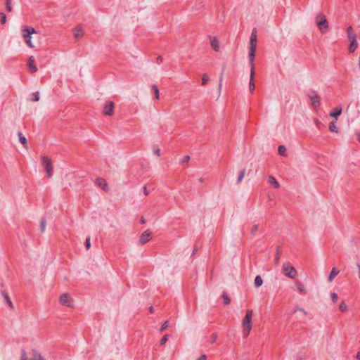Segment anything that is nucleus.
Masks as SVG:
<instances>
[{
  "label": "nucleus",
  "mask_w": 360,
  "mask_h": 360,
  "mask_svg": "<svg viewBox=\"0 0 360 360\" xmlns=\"http://www.w3.org/2000/svg\"><path fill=\"white\" fill-rule=\"evenodd\" d=\"M340 273V271L335 268V267H333L330 271V274L328 276V281L329 282H331L333 281V280L335 278V276H337L338 275V274Z\"/></svg>",
  "instance_id": "20"
},
{
  "label": "nucleus",
  "mask_w": 360,
  "mask_h": 360,
  "mask_svg": "<svg viewBox=\"0 0 360 360\" xmlns=\"http://www.w3.org/2000/svg\"><path fill=\"white\" fill-rule=\"evenodd\" d=\"M114 108H115V105H114L113 102H112V101L107 102L103 107V114L105 115L112 116L113 114Z\"/></svg>",
  "instance_id": "10"
},
{
  "label": "nucleus",
  "mask_w": 360,
  "mask_h": 360,
  "mask_svg": "<svg viewBox=\"0 0 360 360\" xmlns=\"http://www.w3.org/2000/svg\"><path fill=\"white\" fill-rule=\"evenodd\" d=\"M152 89L153 90L155 98L156 99H159V98H160V93H159V89H158V86L155 84H153L152 86Z\"/></svg>",
  "instance_id": "28"
},
{
  "label": "nucleus",
  "mask_w": 360,
  "mask_h": 360,
  "mask_svg": "<svg viewBox=\"0 0 360 360\" xmlns=\"http://www.w3.org/2000/svg\"><path fill=\"white\" fill-rule=\"evenodd\" d=\"M267 182H268L269 184L274 186V188H278L280 187L279 183L272 176H268Z\"/></svg>",
  "instance_id": "19"
},
{
  "label": "nucleus",
  "mask_w": 360,
  "mask_h": 360,
  "mask_svg": "<svg viewBox=\"0 0 360 360\" xmlns=\"http://www.w3.org/2000/svg\"><path fill=\"white\" fill-rule=\"evenodd\" d=\"M197 251H198V248H195L193 250V255H195V254L197 252Z\"/></svg>",
  "instance_id": "55"
},
{
  "label": "nucleus",
  "mask_w": 360,
  "mask_h": 360,
  "mask_svg": "<svg viewBox=\"0 0 360 360\" xmlns=\"http://www.w3.org/2000/svg\"><path fill=\"white\" fill-rule=\"evenodd\" d=\"M12 0H6V3H11Z\"/></svg>",
  "instance_id": "58"
},
{
  "label": "nucleus",
  "mask_w": 360,
  "mask_h": 360,
  "mask_svg": "<svg viewBox=\"0 0 360 360\" xmlns=\"http://www.w3.org/2000/svg\"><path fill=\"white\" fill-rule=\"evenodd\" d=\"M152 233L149 230L145 231L140 236L139 241L142 244H145L148 242L151 238Z\"/></svg>",
  "instance_id": "11"
},
{
  "label": "nucleus",
  "mask_w": 360,
  "mask_h": 360,
  "mask_svg": "<svg viewBox=\"0 0 360 360\" xmlns=\"http://www.w3.org/2000/svg\"><path fill=\"white\" fill-rule=\"evenodd\" d=\"M6 22V15L4 13H0V22L1 24H5Z\"/></svg>",
  "instance_id": "31"
},
{
  "label": "nucleus",
  "mask_w": 360,
  "mask_h": 360,
  "mask_svg": "<svg viewBox=\"0 0 360 360\" xmlns=\"http://www.w3.org/2000/svg\"><path fill=\"white\" fill-rule=\"evenodd\" d=\"M316 125H319L320 124V122L318 120H316Z\"/></svg>",
  "instance_id": "59"
},
{
  "label": "nucleus",
  "mask_w": 360,
  "mask_h": 360,
  "mask_svg": "<svg viewBox=\"0 0 360 360\" xmlns=\"http://www.w3.org/2000/svg\"><path fill=\"white\" fill-rule=\"evenodd\" d=\"M210 44H211L212 48L214 51H219V40L217 39V37H210Z\"/></svg>",
  "instance_id": "14"
},
{
  "label": "nucleus",
  "mask_w": 360,
  "mask_h": 360,
  "mask_svg": "<svg viewBox=\"0 0 360 360\" xmlns=\"http://www.w3.org/2000/svg\"><path fill=\"white\" fill-rule=\"evenodd\" d=\"M199 181H200V183H202V182L204 181V179H203V178H200V179H199Z\"/></svg>",
  "instance_id": "56"
},
{
  "label": "nucleus",
  "mask_w": 360,
  "mask_h": 360,
  "mask_svg": "<svg viewBox=\"0 0 360 360\" xmlns=\"http://www.w3.org/2000/svg\"><path fill=\"white\" fill-rule=\"evenodd\" d=\"M190 160V156L188 155H186L184 159L181 160V163L184 164V163H187Z\"/></svg>",
  "instance_id": "44"
},
{
  "label": "nucleus",
  "mask_w": 360,
  "mask_h": 360,
  "mask_svg": "<svg viewBox=\"0 0 360 360\" xmlns=\"http://www.w3.org/2000/svg\"><path fill=\"white\" fill-rule=\"evenodd\" d=\"M296 285H297V291L299 292L300 294L306 295L307 293V291L306 288L304 284H302V283H300L299 281H297Z\"/></svg>",
  "instance_id": "17"
},
{
  "label": "nucleus",
  "mask_w": 360,
  "mask_h": 360,
  "mask_svg": "<svg viewBox=\"0 0 360 360\" xmlns=\"http://www.w3.org/2000/svg\"><path fill=\"white\" fill-rule=\"evenodd\" d=\"M252 316H253L252 310H248L246 311V314H245V317L243 318V319L242 321L241 327H242L243 335L244 338H247L249 335V334L252 330V324L251 320H252Z\"/></svg>",
  "instance_id": "2"
},
{
  "label": "nucleus",
  "mask_w": 360,
  "mask_h": 360,
  "mask_svg": "<svg viewBox=\"0 0 360 360\" xmlns=\"http://www.w3.org/2000/svg\"><path fill=\"white\" fill-rule=\"evenodd\" d=\"M32 101H38L39 100V94L38 92H35L32 94V98L31 99Z\"/></svg>",
  "instance_id": "36"
},
{
  "label": "nucleus",
  "mask_w": 360,
  "mask_h": 360,
  "mask_svg": "<svg viewBox=\"0 0 360 360\" xmlns=\"http://www.w3.org/2000/svg\"><path fill=\"white\" fill-rule=\"evenodd\" d=\"M168 337H169V335H165L162 338V339L160 340V344L161 345H165V344L167 342V340H168Z\"/></svg>",
  "instance_id": "38"
},
{
  "label": "nucleus",
  "mask_w": 360,
  "mask_h": 360,
  "mask_svg": "<svg viewBox=\"0 0 360 360\" xmlns=\"http://www.w3.org/2000/svg\"><path fill=\"white\" fill-rule=\"evenodd\" d=\"M18 138H19V141L24 146H26L27 145V139L26 138L23 136V134L21 133V132H18Z\"/></svg>",
  "instance_id": "23"
},
{
  "label": "nucleus",
  "mask_w": 360,
  "mask_h": 360,
  "mask_svg": "<svg viewBox=\"0 0 360 360\" xmlns=\"http://www.w3.org/2000/svg\"><path fill=\"white\" fill-rule=\"evenodd\" d=\"M153 153L158 156L160 155V148H154Z\"/></svg>",
  "instance_id": "47"
},
{
  "label": "nucleus",
  "mask_w": 360,
  "mask_h": 360,
  "mask_svg": "<svg viewBox=\"0 0 360 360\" xmlns=\"http://www.w3.org/2000/svg\"><path fill=\"white\" fill-rule=\"evenodd\" d=\"M281 251L278 250L275 257V262L278 264L280 259Z\"/></svg>",
  "instance_id": "42"
},
{
  "label": "nucleus",
  "mask_w": 360,
  "mask_h": 360,
  "mask_svg": "<svg viewBox=\"0 0 360 360\" xmlns=\"http://www.w3.org/2000/svg\"><path fill=\"white\" fill-rule=\"evenodd\" d=\"M329 129L330 131L332 132H335V133H338V127L335 124V121H333L330 123L329 124Z\"/></svg>",
  "instance_id": "24"
},
{
  "label": "nucleus",
  "mask_w": 360,
  "mask_h": 360,
  "mask_svg": "<svg viewBox=\"0 0 360 360\" xmlns=\"http://www.w3.org/2000/svg\"><path fill=\"white\" fill-rule=\"evenodd\" d=\"M331 300L333 302H336L338 300V295L336 292H331Z\"/></svg>",
  "instance_id": "37"
},
{
  "label": "nucleus",
  "mask_w": 360,
  "mask_h": 360,
  "mask_svg": "<svg viewBox=\"0 0 360 360\" xmlns=\"http://www.w3.org/2000/svg\"><path fill=\"white\" fill-rule=\"evenodd\" d=\"M225 68L224 67L219 77V91H220L221 90L222 87V77L224 73Z\"/></svg>",
  "instance_id": "29"
},
{
  "label": "nucleus",
  "mask_w": 360,
  "mask_h": 360,
  "mask_svg": "<svg viewBox=\"0 0 360 360\" xmlns=\"http://www.w3.org/2000/svg\"><path fill=\"white\" fill-rule=\"evenodd\" d=\"M342 108L341 107H337L334 109L333 111L330 112L329 115L332 117L335 118V120L338 119V117L341 115L342 113Z\"/></svg>",
  "instance_id": "18"
},
{
  "label": "nucleus",
  "mask_w": 360,
  "mask_h": 360,
  "mask_svg": "<svg viewBox=\"0 0 360 360\" xmlns=\"http://www.w3.org/2000/svg\"><path fill=\"white\" fill-rule=\"evenodd\" d=\"M348 39L350 42L353 41L355 42L356 41V36L355 34H351V35H348Z\"/></svg>",
  "instance_id": "39"
},
{
  "label": "nucleus",
  "mask_w": 360,
  "mask_h": 360,
  "mask_svg": "<svg viewBox=\"0 0 360 360\" xmlns=\"http://www.w3.org/2000/svg\"><path fill=\"white\" fill-rule=\"evenodd\" d=\"M6 10L8 12H11L12 11L11 3H6Z\"/></svg>",
  "instance_id": "46"
},
{
  "label": "nucleus",
  "mask_w": 360,
  "mask_h": 360,
  "mask_svg": "<svg viewBox=\"0 0 360 360\" xmlns=\"http://www.w3.org/2000/svg\"><path fill=\"white\" fill-rule=\"evenodd\" d=\"M302 311V313H303V314H304V316H305V315H307V311H306L304 309H302V308H299V307H297V308H296V309H295V312H296V311Z\"/></svg>",
  "instance_id": "45"
},
{
  "label": "nucleus",
  "mask_w": 360,
  "mask_h": 360,
  "mask_svg": "<svg viewBox=\"0 0 360 360\" xmlns=\"http://www.w3.org/2000/svg\"><path fill=\"white\" fill-rule=\"evenodd\" d=\"M357 46H358L357 41L354 42V41H353L350 42V44L349 46V51L350 53H354L355 51V50L356 49Z\"/></svg>",
  "instance_id": "22"
},
{
  "label": "nucleus",
  "mask_w": 360,
  "mask_h": 360,
  "mask_svg": "<svg viewBox=\"0 0 360 360\" xmlns=\"http://www.w3.org/2000/svg\"><path fill=\"white\" fill-rule=\"evenodd\" d=\"M60 303L62 305L70 307L71 306V300L70 296L68 294H63L60 297Z\"/></svg>",
  "instance_id": "12"
},
{
  "label": "nucleus",
  "mask_w": 360,
  "mask_h": 360,
  "mask_svg": "<svg viewBox=\"0 0 360 360\" xmlns=\"http://www.w3.org/2000/svg\"><path fill=\"white\" fill-rule=\"evenodd\" d=\"M263 283V280L260 276H257L255 278V286L256 288L260 287Z\"/></svg>",
  "instance_id": "21"
},
{
  "label": "nucleus",
  "mask_w": 360,
  "mask_h": 360,
  "mask_svg": "<svg viewBox=\"0 0 360 360\" xmlns=\"http://www.w3.org/2000/svg\"><path fill=\"white\" fill-rule=\"evenodd\" d=\"M339 309L342 312H345L347 310V306L344 302H342L340 304Z\"/></svg>",
  "instance_id": "30"
},
{
  "label": "nucleus",
  "mask_w": 360,
  "mask_h": 360,
  "mask_svg": "<svg viewBox=\"0 0 360 360\" xmlns=\"http://www.w3.org/2000/svg\"><path fill=\"white\" fill-rule=\"evenodd\" d=\"M96 184L101 187L104 191L108 189V184L106 181L103 178H97L96 180Z\"/></svg>",
  "instance_id": "15"
},
{
  "label": "nucleus",
  "mask_w": 360,
  "mask_h": 360,
  "mask_svg": "<svg viewBox=\"0 0 360 360\" xmlns=\"http://www.w3.org/2000/svg\"><path fill=\"white\" fill-rule=\"evenodd\" d=\"M257 31L254 28L252 31L249 46V63H255V51L257 42Z\"/></svg>",
  "instance_id": "1"
},
{
  "label": "nucleus",
  "mask_w": 360,
  "mask_h": 360,
  "mask_svg": "<svg viewBox=\"0 0 360 360\" xmlns=\"http://www.w3.org/2000/svg\"><path fill=\"white\" fill-rule=\"evenodd\" d=\"M22 37L25 39L26 44L28 46L33 48L34 45L31 41V35L36 33L34 28L31 27H24L22 30Z\"/></svg>",
  "instance_id": "3"
},
{
  "label": "nucleus",
  "mask_w": 360,
  "mask_h": 360,
  "mask_svg": "<svg viewBox=\"0 0 360 360\" xmlns=\"http://www.w3.org/2000/svg\"><path fill=\"white\" fill-rule=\"evenodd\" d=\"M4 295L6 301L8 303V304L9 305V307H13V303H12L9 296L8 295V294L7 293H4Z\"/></svg>",
  "instance_id": "34"
},
{
  "label": "nucleus",
  "mask_w": 360,
  "mask_h": 360,
  "mask_svg": "<svg viewBox=\"0 0 360 360\" xmlns=\"http://www.w3.org/2000/svg\"><path fill=\"white\" fill-rule=\"evenodd\" d=\"M278 153L282 156H286L287 155L286 148L284 146H280L278 147Z\"/></svg>",
  "instance_id": "25"
},
{
  "label": "nucleus",
  "mask_w": 360,
  "mask_h": 360,
  "mask_svg": "<svg viewBox=\"0 0 360 360\" xmlns=\"http://www.w3.org/2000/svg\"><path fill=\"white\" fill-rule=\"evenodd\" d=\"M245 169H243L240 171L239 175H238V179H237V183L238 184H240L243 179L244 178L245 176Z\"/></svg>",
  "instance_id": "27"
},
{
  "label": "nucleus",
  "mask_w": 360,
  "mask_h": 360,
  "mask_svg": "<svg viewBox=\"0 0 360 360\" xmlns=\"http://www.w3.org/2000/svg\"><path fill=\"white\" fill-rule=\"evenodd\" d=\"M85 247L87 250H89L91 247V243H90V237H87L85 240Z\"/></svg>",
  "instance_id": "40"
},
{
  "label": "nucleus",
  "mask_w": 360,
  "mask_h": 360,
  "mask_svg": "<svg viewBox=\"0 0 360 360\" xmlns=\"http://www.w3.org/2000/svg\"><path fill=\"white\" fill-rule=\"evenodd\" d=\"M356 136H357V141L360 143V134H357Z\"/></svg>",
  "instance_id": "53"
},
{
  "label": "nucleus",
  "mask_w": 360,
  "mask_h": 360,
  "mask_svg": "<svg viewBox=\"0 0 360 360\" xmlns=\"http://www.w3.org/2000/svg\"><path fill=\"white\" fill-rule=\"evenodd\" d=\"M141 222L142 224L145 223V220H144V219H143V218H141Z\"/></svg>",
  "instance_id": "57"
},
{
  "label": "nucleus",
  "mask_w": 360,
  "mask_h": 360,
  "mask_svg": "<svg viewBox=\"0 0 360 360\" xmlns=\"http://www.w3.org/2000/svg\"><path fill=\"white\" fill-rule=\"evenodd\" d=\"M197 360H207V356L205 354H202Z\"/></svg>",
  "instance_id": "49"
},
{
  "label": "nucleus",
  "mask_w": 360,
  "mask_h": 360,
  "mask_svg": "<svg viewBox=\"0 0 360 360\" xmlns=\"http://www.w3.org/2000/svg\"><path fill=\"white\" fill-rule=\"evenodd\" d=\"M156 62L160 64L162 62V57L161 56H159L157 59H156Z\"/></svg>",
  "instance_id": "48"
},
{
  "label": "nucleus",
  "mask_w": 360,
  "mask_h": 360,
  "mask_svg": "<svg viewBox=\"0 0 360 360\" xmlns=\"http://www.w3.org/2000/svg\"><path fill=\"white\" fill-rule=\"evenodd\" d=\"M27 65L31 72H35L37 71V68L34 65V58L30 56L28 59Z\"/></svg>",
  "instance_id": "13"
},
{
  "label": "nucleus",
  "mask_w": 360,
  "mask_h": 360,
  "mask_svg": "<svg viewBox=\"0 0 360 360\" xmlns=\"http://www.w3.org/2000/svg\"><path fill=\"white\" fill-rule=\"evenodd\" d=\"M41 165L47 174V177L51 178L53 175V165L51 160L47 156H42Z\"/></svg>",
  "instance_id": "5"
},
{
  "label": "nucleus",
  "mask_w": 360,
  "mask_h": 360,
  "mask_svg": "<svg viewBox=\"0 0 360 360\" xmlns=\"http://www.w3.org/2000/svg\"><path fill=\"white\" fill-rule=\"evenodd\" d=\"M356 359H360V351L357 352Z\"/></svg>",
  "instance_id": "54"
},
{
  "label": "nucleus",
  "mask_w": 360,
  "mask_h": 360,
  "mask_svg": "<svg viewBox=\"0 0 360 360\" xmlns=\"http://www.w3.org/2000/svg\"><path fill=\"white\" fill-rule=\"evenodd\" d=\"M208 80H209L208 76L206 74L203 75L202 77V84L206 85L208 82Z\"/></svg>",
  "instance_id": "35"
},
{
  "label": "nucleus",
  "mask_w": 360,
  "mask_h": 360,
  "mask_svg": "<svg viewBox=\"0 0 360 360\" xmlns=\"http://www.w3.org/2000/svg\"><path fill=\"white\" fill-rule=\"evenodd\" d=\"M282 271L283 274L290 278H295L297 276V270L288 262L283 264Z\"/></svg>",
  "instance_id": "4"
},
{
  "label": "nucleus",
  "mask_w": 360,
  "mask_h": 360,
  "mask_svg": "<svg viewBox=\"0 0 360 360\" xmlns=\"http://www.w3.org/2000/svg\"><path fill=\"white\" fill-rule=\"evenodd\" d=\"M316 21L320 31L322 33H325L328 28V23L326 17L323 14L319 13L316 17Z\"/></svg>",
  "instance_id": "6"
},
{
  "label": "nucleus",
  "mask_w": 360,
  "mask_h": 360,
  "mask_svg": "<svg viewBox=\"0 0 360 360\" xmlns=\"http://www.w3.org/2000/svg\"><path fill=\"white\" fill-rule=\"evenodd\" d=\"M168 326H169V321H165V322L162 323V326H161V328H160V331L161 333H162V332H163V331H165V330L168 328Z\"/></svg>",
  "instance_id": "32"
},
{
  "label": "nucleus",
  "mask_w": 360,
  "mask_h": 360,
  "mask_svg": "<svg viewBox=\"0 0 360 360\" xmlns=\"http://www.w3.org/2000/svg\"><path fill=\"white\" fill-rule=\"evenodd\" d=\"M73 34H74V37L76 39L79 40L82 37L84 33H83V30H82V28L80 27H77L75 28Z\"/></svg>",
  "instance_id": "16"
},
{
  "label": "nucleus",
  "mask_w": 360,
  "mask_h": 360,
  "mask_svg": "<svg viewBox=\"0 0 360 360\" xmlns=\"http://www.w3.org/2000/svg\"><path fill=\"white\" fill-rule=\"evenodd\" d=\"M222 298L224 300V303L226 304V305H228L230 304L231 302V300L230 298L229 297L227 293L226 292H224L223 294H222Z\"/></svg>",
  "instance_id": "26"
},
{
  "label": "nucleus",
  "mask_w": 360,
  "mask_h": 360,
  "mask_svg": "<svg viewBox=\"0 0 360 360\" xmlns=\"http://www.w3.org/2000/svg\"><path fill=\"white\" fill-rule=\"evenodd\" d=\"M153 311H154V308H153V307H150L149 308V311H150V313H153Z\"/></svg>",
  "instance_id": "52"
},
{
  "label": "nucleus",
  "mask_w": 360,
  "mask_h": 360,
  "mask_svg": "<svg viewBox=\"0 0 360 360\" xmlns=\"http://www.w3.org/2000/svg\"><path fill=\"white\" fill-rule=\"evenodd\" d=\"M143 193L146 195H148L149 194V191H148L146 186H144L143 188Z\"/></svg>",
  "instance_id": "50"
},
{
  "label": "nucleus",
  "mask_w": 360,
  "mask_h": 360,
  "mask_svg": "<svg viewBox=\"0 0 360 360\" xmlns=\"http://www.w3.org/2000/svg\"><path fill=\"white\" fill-rule=\"evenodd\" d=\"M258 230V225L257 224H255L252 227V230H251V234L252 235H254Z\"/></svg>",
  "instance_id": "41"
},
{
  "label": "nucleus",
  "mask_w": 360,
  "mask_h": 360,
  "mask_svg": "<svg viewBox=\"0 0 360 360\" xmlns=\"http://www.w3.org/2000/svg\"><path fill=\"white\" fill-rule=\"evenodd\" d=\"M347 36L354 34V32H353V29H352V27L351 26L347 27Z\"/></svg>",
  "instance_id": "43"
},
{
  "label": "nucleus",
  "mask_w": 360,
  "mask_h": 360,
  "mask_svg": "<svg viewBox=\"0 0 360 360\" xmlns=\"http://www.w3.org/2000/svg\"><path fill=\"white\" fill-rule=\"evenodd\" d=\"M21 360H44L41 354L36 351H32L30 354L29 356H26V354L23 352L21 356Z\"/></svg>",
  "instance_id": "8"
},
{
  "label": "nucleus",
  "mask_w": 360,
  "mask_h": 360,
  "mask_svg": "<svg viewBox=\"0 0 360 360\" xmlns=\"http://www.w3.org/2000/svg\"><path fill=\"white\" fill-rule=\"evenodd\" d=\"M217 339V335H214L212 338V340H211V342L213 343Z\"/></svg>",
  "instance_id": "51"
},
{
  "label": "nucleus",
  "mask_w": 360,
  "mask_h": 360,
  "mask_svg": "<svg viewBox=\"0 0 360 360\" xmlns=\"http://www.w3.org/2000/svg\"><path fill=\"white\" fill-rule=\"evenodd\" d=\"M250 66V82H249V89L251 93H252L255 90V86L254 82V76H255V63H249Z\"/></svg>",
  "instance_id": "9"
},
{
  "label": "nucleus",
  "mask_w": 360,
  "mask_h": 360,
  "mask_svg": "<svg viewBox=\"0 0 360 360\" xmlns=\"http://www.w3.org/2000/svg\"><path fill=\"white\" fill-rule=\"evenodd\" d=\"M308 97L310 98L311 101V105L315 108H317L320 106L321 105V98L319 95H317L316 94L315 91H311L308 94Z\"/></svg>",
  "instance_id": "7"
},
{
  "label": "nucleus",
  "mask_w": 360,
  "mask_h": 360,
  "mask_svg": "<svg viewBox=\"0 0 360 360\" xmlns=\"http://www.w3.org/2000/svg\"><path fill=\"white\" fill-rule=\"evenodd\" d=\"M40 229L41 232H44L46 229V220L44 219H41L40 221Z\"/></svg>",
  "instance_id": "33"
}]
</instances>
